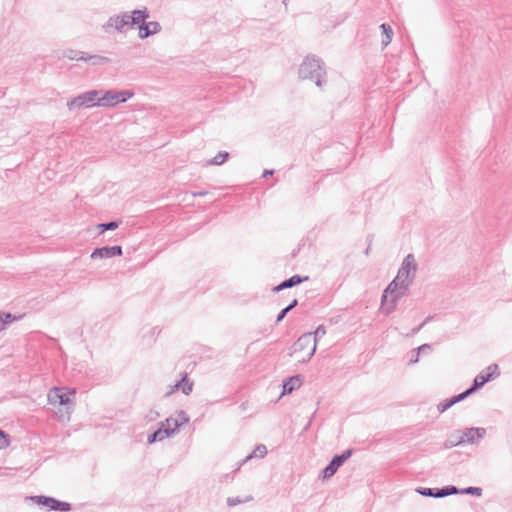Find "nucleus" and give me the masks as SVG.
<instances>
[{"mask_svg": "<svg viewBox=\"0 0 512 512\" xmlns=\"http://www.w3.org/2000/svg\"><path fill=\"white\" fill-rule=\"evenodd\" d=\"M298 75L301 80L314 82L321 90L327 84L326 65L320 57L314 54H308L304 58L299 66Z\"/></svg>", "mask_w": 512, "mask_h": 512, "instance_id": "1", "label": "nucleus"}, {"mask_svg": "<svg viewBox=\"0 0 512 512\" xmlns=\"http://www.w3.org/2000/svg\"><path fill=\"white\" fill-rule=\"evenodd\" d=\"M134 96L132 90H107L103 91L99 95V99L96 102L97 107L111 108L119 103H124Z\"/></svg>", "mask_w": 512, "mask_h": 512, "instance_id": "2", "label": "nucleus"}, {"mask_svg": "<svg viewBox=\"0 0 512 512\" xmlns=\"http://www.w3.org/2000/svg\"><path fill=\"white\" fill-rule=\"evenodd\" d=\"M102 94V90H89L79 94L76 97L71 98L67 102V108L70 111L75 110L76 108H92L97 107L96 102L99 99V95Z\"/></svg>", "mask_w": 512, "mask_h": 512, "instance_id": "3", "label": "nucleus"}, {"mask_svg": "<svg viewBox=\"0 0 512 512\" xmlns=\"http://www.w3.org/2000/svg\"><path fill=\"white\" fill-rule=\"evenodd\" d=\"M26 500L32 501L38 506L47 507L49 511L67 512L72 509V505L69 502L46 495L29 496L26 497Z\"/></svg>", "mask_w": 512, "mask_h": 512, "instance_id": "4", "label": "nucleus"}, {"mask_svg": "<svg viewBox=\"0 0 512 512\" xmlns=\"http://www.w3.org/2000/svg\"><path fill=\"white\" fill-rule=\"evenodd\" d=\"M353 449H346L341 454L334 455L328 465L321 471L323 480L330 479L337 470L352 456Z\"/></svg>", "mask_w": 512, "mask_h": 512, "instance_id": "5", "label": "nucleus"}, {"mask_svg": "<svg viewBox=\"0 0 512 512\" xmlns=\"http://www.w3.org/2000/svg\"><path fill=\"white\" fill-rule=\"evenodd\" d=\"M418 265L416 263L415 257L413 254H408L402 261L400 268L398 269L396 277L401 281H411L413 282L415 278V274L417 272Z\"/></svg>", "mask_w": 512, "mask_h": 512, "instance_id": "6", "label": "nucleus"}, {"mask_svg": "<svg viewBox=\"0 0 512 512\" xmlns=\"http://www.w3.org/2000/svg\"><path fill=\"white\" fill-rule=\"evenodd\" d=\"M498 365L491 364L484 371L480 372L473 380L472 385L470 386L471 390L475 393L479 389H481L486 383L494 380L499 376Z\"/></svg>", "mask_w": 512, "mask_h": 512, "instance_id": "7", "label": "nucleus"}, {"mask_svg": "<svg viewBox=\"0 0 512 512\" xmlns=\"http://www.w3.org/2000/svg\"><path fill=\"white\" fill-rule=\"evenodd\" d=\"M128 28H131L129 23V12L114 15L103 25V29L106 33H110L111 29H115L117 32L123 33Z\"/></svg>", "mask_w": 512, "mask_h": 512, "instance_id": "8", "label": "nucleus"}, {"mask_svg": "<svg viewBox=\"0 0 512 512\" xmlns=\"http://www.w3.org/2000/svg\"><path fill=\"white\" fill-rule=\"evenodd\" d=\"M123 254L122 246H103L95 248L90 257L91 259H108L116 256H121Z\"/></svg>", "mask_w": 512, "mask_h": 512, "instance_id": "9", "label": "nucleus"}, {"mask_svg": "<svg viewBox=\"0 0 512 512\" xmlns=\"http://www.w3.org/2000/svg\"><path fill=\"white\" fill-rule=\"evenodd\" d=\"M180 427V424L174 423V428H165V423L160 422L159 427L153 433L148 435V443L153 444L157 441H162L165 438L172 436Z\"/></svg>", "mask_w": 512, "mask_h": 512, "instance_id": "10", "label": "nucleus"}, {"mask_svg": "<svg viewBox=\"0 0 512 512\" xmlns=\"http://www.w3.org/2000/svg\"><path fill=\"white\" fill-rule=\"evenodd\" d=\"M389 295L391 296L390 299L387 298L385 302L383 301V296H381L380 311L386 316L392 314L396 310L398 302L402 298V296L397 292Z\"/></svg>", "mask_w": 512, "mask_h": 512, "instance_id": "11", "label": "nucleus"}, {"mask_svg": "<svg viewBox=\"0 0 512 512\" xmlns=\"http://www.w3.org/2000/svg\"><path fill=\"white\" fill-rule=\"evenodd\" d=\"M308 280H309V276H301L299 274H295V275L291 276L290 278L283 280L277 286L273 287L272 291L280 292L282 290L297 286V285H299L303 282H306Z\"/></svg>", "mask_w": 512, "mask_h": 512, "instance_id": "12", "label": "nucleus"}, {"mask_svg": "<svg viewBox=\"0 0 512 512\" xmlns=\"http://www.w3.org/2000/svg\"><path fill=\"white\" fill-rule=\"evenodd\" d=\"M161 31V25L157 21L143 22L139 25V38L145 39Z\"/></svg>", "mask_w": 512, "mask_h": 512, "instance_id": "13", "label": "nucleus"}, {"mask_svg": "<svg viewBox=\"0 0 512 512\" xmlns=\"http://www.w3.org/2000/svg\"><path fill=\"white\" fill-rule=\"evenodd\" d=\"M193 389V382L189 381L188 374L184 373L181 380H179L173 386H170V390L166 392V396L171 395L176 390H181L183 394L189 395Z\"/></svg>", "mask_w": 512, "mask_h": 512, "instance_id": "14", "label": "nucleus"}, {"mask_svg": "<svg viewBox=\"0 0 512 512\" xmlns=\"http://www.w3.org/2000/svg\"><path fill=\"white\" fill-rule=\"evenodd\" d=\"M486 435V429L482 427H471L466 428L462 435L465 442L475 443L478 439L483 438Z\"/></svg>", "mask_w": 512, "mask_h": 512, "instance_id": "15", "label": "nucleus"}, {"mask_svg": "<svg viewBox=\"0 0 512 512\" xmlns=\"http://www.w3.org/2000/svg\"><path fill=\"white\" fill-rule=\"evenodd\" d=\"M313 345V337L312 333H304L302 334L297 341L293 344V352L297 353L306 350L307 348H311Z\"/></svg>", "mask_w": 512, "mask_h": 512, "instance_id": "16", "label": "nucleus"}, {"mask_svg": "<svg viewBox=\"0 0 512 512\" xmlns=\"http://www.w3.org/2000/svg\"><path fill=\"white\" fill-rule=\"evenodd\" d=\"M301 386V377L300 375H294L291 377H288L283 381L282 384V395L290 394L295 389L299 388Z\"/></svg>", "mask_w": 512, "mask_h": 512, "instance_id": "17", "label": "nucleus"}, {"mask_svg": "<svg viewBox=\"0 0 512 512\" xmlns=\"http://www.w3.org/2000/svg\"><path fill=\"white\" fill-rule=\"evenodd\" d=\"M149 17V12L147 8L144 9H135L131 13H129V23L130 27L134 25H140Z\"/></svg>", "mask_w": 512, "mask_h": 512, "instance_id": "18", "label": "nucleus"}, {"mask_svg": "<svg viewBox=\"0 0 512 512\" xmlns=\"http://www.w3.org/2000/svg\"><path fill=\"white\" fill-rule=\"evenodd\" d=\"M325 334H326L325 326L324 325H319L316 328V330L312 333L313 345H312L311 349L309 350V352L307 353V358L302 359V362L309 361L312 358V356L316 352L318 339L321 338L322 336H324Z\"/></svg>", "mask_w": 512, "mask_h": 512, "instance_id": "19", "label": "nucleus"}, {"mask_svg": "<svg viewBox=\"0 0 512 512\" xmlns=\"http://www.w3.org/2000/svg\"><path fill=\"white\" fill-rule=\"evenodd\" d=\"M416 492L424 497L442 498L444 497L443 488H425L418 487Z\"/></svg>", "mask_w": 512, "mask_h": 512, "instance_id": "20", "label": "nucleus"}, {"mask_svg": "<svg viewBox=\"0 0 512 512\" xmlns=\"http://www.w3.org/2000/svg\"><path fill=\"white\" fill-rule=\"evenodd\" d=\"M379 28L381 29L382 35H383L381 44H382L383 48H385L391 43L394 33H393L391 26L387 23H382L379 26Z\"/></svg>", "mask_w": 512, "mask_h": 512, "instance_id": "21", "label": "nucleus"}, {"mask_svg": "<svg viewBox=\"0 0 512 512\" xmlns=\"http://www.w3.org/2000/svg\"><path fill=\"white\" fill-rule=\"evenodd\" d=\"M63 57L69 60L85 61L86 52L74 49H67L63 51Z\"/></svg>", "mask_w": 512, "mask_h": 512, "instance_id": "22", "label": "nucleus"}, {"mask_svg": "<svg viewBox=\"0 0 512 512\" xmlns=\"http://www.w3.org/2000/svg\"><path fill=\"white\" fill-rule=\"evenodd\" d=\"M400 279H398V277H395L388 285L387 287L384 289L383 293H382V296H383V301L385 302L386 299L388 298L389 294L391 293H394V292H397L399 290V287L401 286L400 285Z\"/></svg>", "mask_w": 512, "mask_h": 512, "instance_id": "23", "label": "nucleus"}, {"mask_svg": "<svg viewBox=\"0 0 512 512\" xmlns=\"http://www.w3.org/2000/svg\"><path fill=\"white\" fill-rule=\"evenodd\" d=\"M91 61L92 65H103L111 62V59L101 55H90L86 53L85 62Z\"/></svg>", "mask_w": 512, "mask_h": 512, "instance_id": "24", "label": "nucleus"}, {"mask_svg": "<svg viewBox=\"0 0 512 512\" xmlns=\"http://www.w3.org/2000/svg\"><path fill=\"white\" fill-rule=\"evenodd\" d=\"M267 454V448L264 444H258L255 449L253 450V452L251 454H249L244 460L243 462H246L248 460H250L251 458L253 457H256V458H264L265 455Z\"/></svg>", "mask_w": 512, "mask_h": 512, "instance_id": "25", "label": "nucleus"}, {"mask_svg": "<svg viewBox=\"0 0 512 512\" xmlns=\"http://www.w3.org/2000/svg\"><path fill=\"white\" fill-rule=\"evenodd\" d=\"M229 158L227 151H220L211 160L207 162V165H221L226 162Z\"/></svg>", "mask_w": 512, "mask_h": 512, "instance_id": "26", "label": "nucleus"}, {"mask_svg": "<svg viewBox=\"0 0 512 512\" xmlns=\"http://www.w3.org/2000/svg\"><path fill=\"white\" fill-rule=\"evenodd\" d=\"M121 224V221H109L105 223L98 224V229L100 230V233H103L105 231H112L119 227Z\"/></svg>", "mask_w": 512, "mask_h": 512, "instance_id": "27", "label": "nucleus"}, {"mask_svg": "<svg viewBox=\"0 0 512 512\" xmlns=\"http://www.w3.org/2000/svg\"><path fill=\"white\" fill-rule=\"evenodd\" d=\"M474 392L471 390V388H467L465 391H463L462 393L460 394H457V395H454L451 397L454 405L465 400L467 397H469L470 395H472Z\"/></svg>", "mask_w": 512, "mask_h": 512, "instance_id": "28", "label": "nucleus"}, {"mask_svg": "<svg viewBox=\"0 0 512 512\" xmlns=\"http://www.w3.org/2000/svg\"><path fill=\"white\" fill-rule=\"evenodd\" d=\"M11 443L10 435L0 429V450L6 449Z\"/></svg>", "mask_w": 512, "mask_h": 512, "instance_id": "29", "label": "nucleus"}, {"mask_svg": "<svg viewBox=\"0 0 512 512\" xmlns=\"http://www.w3.org/2000/svg\"><path fill=\"white\" fill-rule=\"evenodd\" d=\"M482 492H483V490L480 487L470 486V487L461 489V494H469V495H473L476 497H480L482 495Z\"/></svg>", "mask_w": 512, "mask_h": 512, "instance_id": "30", "label": "nucleus"}, {"mask_svg": "<svg viewBox=\"0 0 512 512\" xmlns=\"http://www.w3.org/2000/svg\"><path fill=\"white\" fill-rule=\"evenodd\" d=\"M442 488L444 497L454 494H461V489H458L456 486L453 485L444 486Z\"/></svg>", "mask_w": 512, "mask_h": 512, "instance_id": "31", "label": "nucleus"}, {"mask_svg": "<svg viewBox=\"0 0 512 512\" xmlns=\"http://www.w3.org/2000/svg\"><path fill=\"white\" fill-rule=\"evenodd\" d=\"M454 405L453 401L451 398L449 399H446L442 402H440L437 406V409L440 413H443L445 412L446 410H448L449 408H451L452 406Z\"/></svg>", "mask_w": 512, "mask_h": 512, "instance_id": "32", "label": "nucleus"}, {"mask_svg": "<svg viewBox=\"0 0 512 512\" xmlns=\"http://www.w3.org/2000/svg\"><path fill=\"white\" fill-rule=\"evenodd\" d=\"M411 284H412L411 281H406V280L400 281L401 286L399 287V290L397 291V293H399L402 297L407 295Z\"/></svg>", "mask_w": 512, "mask_h": 512, "instance_id": "33", "label": "nucleus"}, {"mask_svg": "<svg viewBox=\"0 0 512 512\" xmlns=\"http://www.w3.org/2000/svg\"><path fill=\"white\" fill-rule=\"evenodd\" d=\"M56 397L60 405H69L71 403L70 393H57Z\"/></svg>", "mask_w": 512, "mask_h": 512, "instance_id": "34", "label": "nucleus"}, {"mask_svg": "<svg viewBox=\"0 0 512 512\" xmlns=\"http://www.w3.org/2000/svg\"><path fill=\"white\" fill-rule=\"evenodd\" d=\"M465 440L463 439V436H459L456 440H452V439H448L445 443H444V447L445 448H452V447H455V446H458L462 443H464Z\"/></svg>", "mask_w": 512, "mask_h": 512, "instance_id": "35", "label": "nucleus"}, {"mask_svg": "<svg viewBox=\"0 0 512 512\" xmlns=\"http://www.w3.org/2000/svg\"><path fill=\"white\" fill-rule=\"evenodd\" d=\"M250 499H252V497H249L246 500H242L239 497H228L227 498V505L230 506V507H233V506H236L238 504L244 503V502H246V501H248Z\"/></svg>", "mask_w": 512, "mask_h": 512, "instance_id": "36", "label": "nucleus"}, {"mask_svg": "<svg viewBox=\"0 0 512 512\" xmlns=\"http://www.w3.org/2000/svg\"><path fill=\"white\" fill-rule=\"evenodd\" d=\"M1 314H3V320L5 321V326H7L8 324H10L18 319L15 315H13L10 312H1Z\"/></svg>", "mask_w": 512, "mask_h": 512, "instance_id": "37", "label": "nucleus"}, {"mask_svg": "<svg viewBox=\"0 0 512 512\" xmlns=\"http://www.w3.org/2000/svg\"><path fill=\"white\" fill-rule=\"evenodd\" d=\"M430 351H432V346H431V344H428V343L422 344L418 348H415L412 350V352H418L419 354L420 353H428Z\"/></svg>", "mask_w": 512, "mask_h": 512, "instance_id": "38", "label": "nucleus"}, {"mask_svg": "<svg viewBox=\"0 0 512 512\" xmlns=\"http://www.w3.org/2000/svg\"><path fill=\"white\" fill-rule=\"evenodd\" d=\"M289 312H290V311H289V309H287L286 307H285V308H283V309L278 313V315H277V317H276V321H275V323H276V324L280 323V322H281V321L286 317V315H287Z\"/></svg>", "mask_w": 512, "mask_h": 512, "instance_id": "39", "label": "nucleus"}, {"mask_svg": "<svg viewBox=\"0 0 512 512\" xmlns=\"http://www.w3.org/2000/svg\"><path fill=\"white\" fill-rule=\"evenodd\" d=\"M163 422L165 423V428H174V423L181 425V423L179 422L178 419H174V418H171V417L167 418Z\"/></svg>", "mask_w": 512, "mask_h": 512, "instance_id": "40", "label": "nucleus"}, {"mask_svg": "<svg viewBox=\"0 0 512 512\" xmlns=\"http://www.w3.org/2000/svg\"><path fill=\"white\" fill-rule=\"evenodd\" d=\"M178 417H179V422L182 424V423H187L189 421V417L187 416L186 412L184 411H180L178 413Z\"/></svg>", "mask_w": 512, "mask_h": 512, "instance_id": "41", "label": "nucleus"}, {"mask_svg": "<svg viewBox=\"0 0 512 512\" xmlns=\"http://www.w3.org/2000/svg\"><path fill=\"white\" fill-rule=\"evenodd\" d=\"M412 353H413V355H412V357H411V359L409 361V364H415V363H417L419 361V355L420 354L418 352H412Z\"/></svg>", "mask_w": 512, "mask_h": 512, "instance_id": "42", "label": "nucleus"}, {"mask_svg": "<svg viewBox=\"0 0 512 512\" xmlns=\"http://www.w3.org/2000/svg\"><path fill=\"white\" fill-rule=\"evenodd\" d=\"M207 194H208V191H206V190L192 192L193 197H204Z\"/></svg>", "mask_w": 512, "mask_h": 512, "instance_id": "43", "label": "nucleus"}, {"mask_svg": "<svg viewBox=\"0 0 512 512\" xmlns=\"http://www.w3.org/2000/svg\"><path fill=\"white\" fill-rule=\"evenodd\" d=\"M298 305V300L297 299H293L291 301V303L286 306L287 309H289V311H291L292 309H294L296 306Z\"/></svg>", "mask_w": 512, "mask_h": 512, "instance_id": "44", "label": "nucleus"}, {"mask_svg": "<svg viewBox=\"0 0 512 512\" xmlns=\"http://www.w3.org/2000/svg\"><path fill=\"white\" fill-rule=\"evenodd\" d=\"M273 174H274V170L273 169H271V170L266 169V170H264L262 177L263 178H267L269 176H272Z\"/></svg>", "mask_w": 512, "mask_h": 512, "instance_id": "45", "label": "nucleus"}, {"mask_svg": "<svg viewBox=\"0 0 512 512\" xmlns=\"http://www.w3.org/2000/svg\"><path fill=\"white\" fill-rule=\"evenodd\" d=\"M423 324L421 323L420 325H418L417 327H414L412 330H411V335H415L417 334L422 328H423Z\"/></svg>", "mask_w": 512, "mask_h": 512, "instance_id": "46", "label": "nucleus"}, {"mask_svg": "<svg viewBox=\"0 0 512 512\" xmlns=\"http://www.w3.org/2000/svg\"><path fill=\"white\" fill-rule=\"evenodd\" d=\"M433 319V316L429 315L425 318V320L422 322L423 326L429 323Z\"/></svg>", "mask_w": 512, "mask_h": 512, "instance_id": "47", "label": "nucleus"}, {"mask_svg": "<svg viewBox=\"0 0 512 512\" xmlns=\"http://www.w3.org/2000/svg\"><path fill=\"white\" fill-rule=\"evenodd\" d=\"M369 252H370V245L366 248V250H365V254H366V255H368V254H369Z\"/></svg>", "mask_w": 512, "mask_h": 512, "instance_id": "48", "label": "nucleus"}, {"mask_svg": "<svg viewBox=\"0 0 512 512\" xmlns=\"http://www.w3.org/2000/svg\"><path fill=\"white\" fill-rule=\"evenodd\" d=\"M287 2H288V0H283V4H284L285 6H287Z\"/></svg>", "mask_w": 512, "mask_h": 512, "instance_id": "49", "label": "nucleus"}]
</instances>
